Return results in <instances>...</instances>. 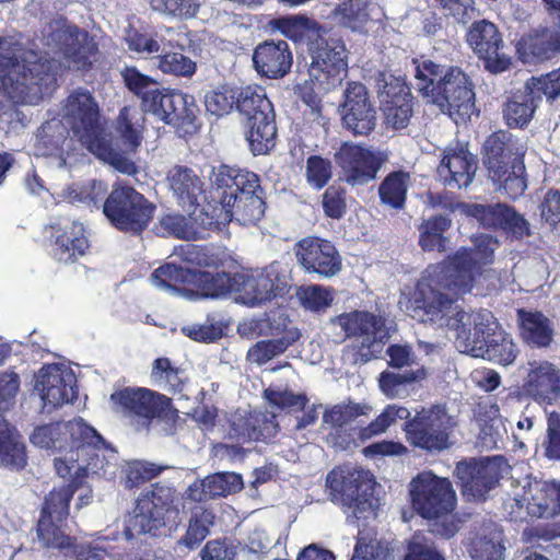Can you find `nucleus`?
I'll return each instance as SVG.
<instances>
[{
    "label": "nucleus",
    "mask_w": 560,
    "mask_h": 560,
    "mask_svg": "<svg viewBox=\"0 0 560 560\" xmlns=\"http://www.w3.org/2000/svg\"><path fill=\"white\" fill-rule=\"evenodd\" d=\"M402 560H446L435 542L421 533H415L407 545Z\"/></svg>",
    "instance_id": "obj_64"
},
{
    "label": "nucleus",
    "mask_w": 560,
    "mask_h": 560,
    "mask_svg": "<svg viewBox=\"0 0 560 560\" xmlns=\"http://www.w3.org/2000/svg\"><path fill=\"white\" fill-rule=\"evenodd\" d=\"M242 275L194 270L190 298L215 299L240 291Z\"/></svg>",
    "instance_id": "obj_37"
},
{
    "label": "nucleus",
    "mask_w": 560,
    "mask_h": 560,
    "mask_svg": "<svg viewBox=\"0 0 560 560\" xmlns=\"http://www.w3.org/2000/svg\"><path fill=\"white\" fill-rule=\"evenodd\" d=\"M425 374L423 368L417 371H406L405 373L383 371L378 377V386L387 398H398L406 393V386L408 384L425 377Z\"/></svg>",
    "instance_id": "obj_53"
},
{
    "label": "nucleus",
    "mask_w": 560,
    "mask_h": 560,
    "mask_svg": "<svg viewBox=\"0 0 560 560\" xmlns=\"http://www.w3.org/2000/svg\"><path fill=\"white\" fill-rule=\"evenodd\" d=\"M214 518L213 512L209 509L198 508L192 511L186 534L178 540V544L189 549L199 546L209 535Z\"/></svg>",
    "instance_id": "obj_52"
},
{
    "label": "nucleus",
    "mask_w": 560,
    "mask_h": 560,
    "mask_svg": "<svg viewBox=\"0 0 560 560\" xmlns=\"http://www.w3.org/2000/svg\"><path fill=\"white\" fill-rule=\"evenodd\" d=\"M59 50L69 66L81 72L93 68L100 54L98 44L88 31L77 25H67L58 32Z\"/></svg>",
    "instance_id": "obj_25"
},
{
    "label": "nucleus",
    "mask_w": 560,
    "mask_h": 560,
    "mask_svg": "<svg viewBox=\"0 0 560 560\" xmlns=\"http://www.w3.org/2000/svg\"><path fill=\"white\" fill-rule=\"evenodd\" d=\"M526 82L528 89L530 88L535 92L536 98L540 102L542 97L548 103H553L560 98V72L558 69L538 77H530Z\"/></svg>",
    "instance_id": "obj_62"
},
{
    "label": "nucleus",
    "mask_w": 560,
    "mask_h": 560,
    "mask_svg": "<svg viewBox=\"0 0 560 560\" xmlns=\"http://www.w3.org/2000/svg\"><path fill=\"white\" fill-rule=\"evenodd\" d=\"M141 108L173 126L180 136H192L201 127L200 108L195 97L182 91L161 88L159 84L154 92L144 98Z\"/></svg>",
    "instance_id": "obj_14"
},
{
    "label": "nucleus",
    "mask_w": 560,
    "mask_h": 560,
    "mask_svg": "<svg viewBox=\"0 0 560 560\" xmlns=\"http://www.w3.org/2000/svg\"><path fill=\"white\" fill-rule=\"evenodd\" d=\"M243 488L241 475L235 472H217L207 477L200 485L195 482L188 490V498L202 502L209 499L226 497Z\"/></svg>",
    "instance_id": "obj_39"
},
{
    "label": "nucleus",
    "mask_w": 560,
    "mask_h": 560,
    "mask_svg": "<svg viewBox=\"0 0 560 560\" xmlns=\"http://www.w3.org/2000/svg\"><path fill=\"white\" fill-rule=\"evenodd\" d=\"M474 219L487 230L501 231L511 241H522L532 234L530 224L514 207L503 202L472 207Z\"/></svg>",
    "instance_id": "obj_24"
},
{
    "label": "nucleus",
    "mask_w": 560,
    "mask_h": 560,
    "mask_svg": "<svg viewBox=\"0 0 560 560\" xmlns=\"http://www.w3.org/2000/svg\"><path fill=\"white\" fill-rule=\"evenodd\" d=\"M116 412L122 413L138 432H149L154 422H163L172 433L179 419L172 398L147 387H124L110 394Z\"/></svg>",
    "instance_id": "obj_7"
},
{
    "label": "nucleus",
    "mask_w": 560,
    "mask_h": 560,
    "mask_svg": "<svg viewBox=\"0 0 560 560\" xmlns=\"http://www.w3.org/2000/svg\"><path fill=\"white\" fill-rule=\"evenodd\" d=\"M540 101L535 92L525 82L522 90H517L506 98L502 105V117L510 129H525L534 118Z\"/></svg>",
    "instance_id": "obj_36"
},
{
    "label": "nucleus",
    "mask_w": 560,
    "mask_h": 560,
    "mask_svg": "<svg viewBox=\"0 0 560 560\" xmlns=\"http://www.w3.org/2000/svg\"><path fill=\"white\" fill-rule=\"evenodd\" d=\"M13 45L0 37V89L14 104L36 105L57 86V61L31 49L16 56Z\"/></svg>",
    "instance_id": "obj_2"
},
{
    "label": "nucleus",
    "mask_w": 560,
    "mask_h": 560,
    "mask_svg": "<svg viewBox=\"0 0 560 560\" xmlns=\"http://www.w3.org/2000/svg\"><path fill=\"white\" fill-rule=\"evenodd\" d=\"M310 80L322 92L339 86L348 74V49L341 36L323 25L308 44Z\"/></svg>",
    "instance_id": "obj_10"
},
{
    "label": "nucleus",
    "mask_w": 560,
    "mask_h": 560,
    "mask_svg": "<svg viewBox=\"0 0 560 560\" xmlns=\"http://www.w3.org/2000/svg\"><path fill=\"white\" fill-rule=\"evenodd\" d=\"M226 205L220 201L215 205L207 203L206 206L191 207L192 211L189 213L194 222V229L199 232L200 237L197 240H205L212 231H220L222 226L228 225L232 221L231 210H226Z\"/></svg>",
    "instance_id": "obj_42"
},
{
    "label": "nucleus",
    "mask_w": 560,
    "mask_h": 560,
    "mask_svg": "<svg viewBox=\"0 0 560 560\" xmlns=\"http://www.w3.org/2000/svg\"><path fill=\"white\" fill-rule=\"evenodd\" d=\"M408 489L410 506L423 520L444 518L455 510L457 499L452 481L432 470L418 472Z\"/></svg>",
    "instance_id": "obj_13"
},
{
    "label": "nucleus",
    "mask_w": 560,
    "mask_h": 560,
    "mask_svg": "<svg viewBox=\"0 0 560 560\" xmlns=\"http://www.w3.org/2000/svg\"><path fill=\"white\" fill-rule=\"evenodd\" d=\"M520 336L524 342L536 348L549 347L553 339L550 319L540 311L516 310Z\"/></svg>",
    "instance_id": "obj_38"
},
{
    "label": "nucleus",
    "mask_w": 560,
    "mask_h": 560,
    "mask_svg": "<svg viewBox=\"0 0 560 560\" xmlns=\"http://www.w3.org/2000/svg\"><path fill=\"white\" fill-rule=\"evenodd\" d=\"M121 80L125 88L137 98L140 100V106L144 103V98L149 97L159 82L152 77L142 73L135 66H126L120 71Z\"/></svg>",
    "instance_id": "obj_56"
},
{
    "label": "nucleus",
    "mask_w": 560,
    "mask_h": 560,
    "mask_svg": "<svg viewBox=\"0 0 560 560\" xmlns=\"http://www.w3.org/2000/svg\"><path fill=\"white\" fill-rule=\"evenodd\" d=\"M158 67L163 73L178 78H191L197 71L196 61L177 51L160 55Z\"/></svg>",
    "instance_id": "obj_59"
},
{
    "label": "nucleus",
    "mask_w": 560,
    "mask_h": 560,
    "mask_svg": "<svg viewBox=\"0 0 560 560\" xmlns=\"http://www.w3.org/2000/svg\"><path fill=\"white\" fill-rule=\"evenodd\" d=\"M410 175L405 171L388 173L378 186V197L382 205L395 210L404 209L407 200V191Z\"/></svg>",
    "instance_id": "obj_44"
},
{
    "label": "nucleus",
    "mask_w": 560,
    "mask_h": 560,
    "mask_svg": "<svg viewBox=\"0 0 560 560\" xmlns=\"http://www.w3.org/2000/svg\"><path fill=\"white\" fill-rule=\"evenodd\" d=\"M228 438L238 445L266 438L265 430L269 424L267 417L260 412H240L232 415L229 421Z\"/></svg>",
    "instance_id": "obj_40"
},
{
    "label": "nucleus",
    "mask_w": 560,
    "mask_h": 560,
    "mask_svg": "<svg viewBox=\"0 0 560 560\" xmlns=\"http://www.w3.org/2000/svg\"><path fill=\"white\" fill-rule=\"evenodd\" d=\"M337 322L348 338H363L359 346H354L355 363H368L376 358L374 345L388 337L385 318L368 311L342 313Z\"/></svg>",
    "instance_id": "obj_18"
},
{
    "label": "nucleus",
    "mask_w": 560,
    "mask_h": 560,
    "mask_svg": "<svg viewBox=\"0 0 560 560\" xmlns=\"http://www.w3.org/2000/svg\"><path fill=\"white\" fill-rule=\"evenodd\" d=\"M457 425L445 405L436 404L417 411L404 424L407 442L428 453H440L452 446L451 438Z\"/></svg>",
    "instance_id": "obj_12"
},
{
    "label": "nucleus",
    "mask_w": 560,
    "mask_h": 560,
    "mask_svg": "<svg viewBox=\"0 0 560 560\" xmlns=\"http://www.w3.org/2000/svg\"><path fill=\"white\" fill-rule=\"evenodd\" d=\"M295 257L304 271L331 278L342 268V259L336 246L328 240L307 236L295 244Z\"/></svg>",
    "instance_id": "obj_22"
},
{
    "label": "nucleus",
    "mask_w": 560,
    "mask_h": 560,
    "mask_svg": "<svg viewBox=\"0 0 560 560\" xmlns=\"http://www.w3.org/2000/svg\"><path fill=\"white\" fill-rule=\"evenodd\" d=\"M73 383V375L67 373L61 365L45 364L39 370L36 388L45 405L58 407L72 401L75 397Z\"/></svg>",
    "instance_id": "obj_30"
},
{
    "label": "nucleus",
    "mask_w": 560,
    "mask_h": 560,
    "mask_svg": "<svg viewBox=\"0 0 560 560\" xmlns=\"http://www.w3.org/2000/svg\"><path fill=\"white\" fill-rule=\"evenodd\" d=\"M151 380L167 392L177 394L183 392L187 377L184 369L174 365L168 358L161 357L152 363Z\"/></svg>",
    "instance_id": "obj_46"
},
{
    "label": "nucleus",
    "mask_w": 560,
    "mask_h": 560,
    "mask_svg": "<svg viewBox=\"0 0 560 560\" xmlns=\"http://www.w3.org/2000/svg\"><path fill=\"white\" fill-rule=\"evenodd\" d=\"M106 187L95 179L84 185L78 199L98 207L103 201V213L117 231L140 236L154 218L156 206L135 187L118 183L104 199Z\"/></svg>",
    "instance_id": "obj_3"
},
{
    "label": "nucleus",
    "mask_w": 560,
    "mask_h": 560,
    "mask_svg": "<svg viewBox=\"0 0 560 560\" xmlns=\"http://www.w3.org/2000/svg\"><path fill=\"white\" fill-rule=\"evenodd\" d=\"M451 219L442 214L424 220L419 226L420 247L424 252H445L447 238L444 236V233L451 228Z\"/></svg>",
    "instance_id": "obj_45"
},
{
    "label": "nucleus",
    "mask_w": 560,
    "mask_h": 560,
    "mask_svg": "<svg viewBox=\"0 0 560 560\" xmlns=\"http://www.w3.org/2000/svg\"><path fill=\"white\" fill-rule=\"evenodd\" d=\"M194 270L173 262H166L156 268L152 275V282L160 289L179 292L190 298Z\"/></svg>",
    "instance_id": "obj_43"
},
{
    "label": "nucleus",
    "mask_w": 560,
    "mask_h": 560,
    "mask_svg": "<svg viewBox=\"0 0 560 560\" xmlns=\"http://www.w3.org/2000/svg\"><path fill=\"white\" fill-rule=\"evenodd\" d=\"M526 143L505 129L491 132L481 148L482 164L495 191L515 200L527 189Z\"/></svg>",
    "instance_id": "obj_4"
},
{
    "label": "nucleus",
    "mask_w": 560,
    "mask_h": 560,
    "mask_svg": "<svg viewBox=\"0 0 560 560\" xmlns=\"http://www.w3.org/2000/svg\"><path fill=\"white\" fill-rule=\"evenodd\" d=\"M322 26L316 20L303 14L282 15L268 22L270 31L279 32L294 43L306 38L310 44Z\"/></svg>",
    "instance_id": "obj_41"
},
{
    "label": "nucleus",
    "mask_w": 560,
    "mask_h": 560,
    "mask_svg": "<svg viewBox=\"0 0 560 560\" xmlns=\"http://www.w3.org/2000/svg\"><path fill=\"white\" fill-rule=\"evenodd\" d=\"M466 42L489 72L501 73L510 68L511 58L502 51L503 36L494 23L485 19L474 21Z\"/></svg>",
    "instance_id": "obj_20"
},
{
    "label": "nucleus",
    "mask_w": 560,
    "mask_h": 560,
    "mask_svg": "<svg viewBox=\"0 0 560 560\" xmlns=\"http://www.w3.org/2000/svg\"><path fill=\"white\" fill-rule=\"evenodd\" d=\"M252 60L259 77L277 80L290 73L293 52L284 39H266L254 48Z\"/></svg>",
    "instance_id": "obj_26"
},
{
    "label": "nucleus",
    "mask_w": 560,
    "mask_h": 560,
    "mask_svg": "<svg viewBox=\"0 0 560 560\" xmlns=\"http://www.w3.org/2000/svg\"><path fill=\"white\" fill-rule=\"evenodd\" d=\"M342 125L354 137L369 136L376 126V110L366 86L348 82L342 103Z\"/></svg>",
    "instance_id": "obj_23"
},
{
    "label": "nucleus",
    "mask_w": 560,
    "mask_h": 560,
    "mask_svg": "<svg viewBox=\"0 0 560 560\" xmlns=\"http://www.w3.org/2000/svg\"><path fill=\"white\" fill-rule=\"evenodd\" d=\"M173 500L174 489L161 482L152 483L143 491L135 509V523L140 532L155 536L162 528L168 532L176 529L179 511L173 505Z\"/></svg>",
    "instance_id": "obj_16"
},
{
    "label": "nucleus",
    "mask_w": 560,
    "mask_h": 560,
    "mask_svg": "<svg viewBox=\"0 0 560 560\" xmlns=\"http://www.w3.org/2000/svg\"><path fill=\"white\" fill-rule=\"evenodd\" d=\"M137 112L129 106H124L116 119V131L122 142L136 149L141 144L143 126L137 119Z\"/></svg>",
    "instance_id": "obj_58"
},
{
    "label": "nucleus",
    "mask_w": 560,
    "mask_h": 560,
    "mask_svg": "<svg viewBox=\"0 0 560 560\" xmlns=\"http://www.w3.org/2000/svg\"><path fill=\"white\" fill-rule=\"evenodd\" d=\"M499 245L497 237L480 234L474 240V247H459L441 261L430 264L409 294L408 314L423 324L445 320L455 303L472 290L483 267L493 262Z\"/></svg>",
    "instance_id": "obj_1"
},
{
    "label": "nucleus",
    "mask_w": 560,
    "mask_h": 560,
    "mask_svg": "<svg viewBox=\"0 0 560 560\" xmlns=\"http://www.w3.org/2000/svg\"><path fill=\"white\" fill-rule=\"evenodd\" d=\"M518 51L528 62H545L560 55V31L544 27L523 36Z\"/></svg>",
    "instance_id": "obj_35"
},
{
    "label": "nucleus",
    "mask_w": 560,
    "mask_h": 560,
    "mask_svg": "<svg viewBox=\"0 0 560 560\" xmlns=\"http://www.w3.org/2000/svg\"><path fill=\"white\" fill-rule=\"evenodd\" d=\"M291 324L292 322L285 311L275 308L266 313L265 317L259 322V334L271 336L273 339L293 337L294 343L300 339L301 334Z\"/></svg>",
    "instance_id": "obj_51"
},
{
    "label": "nucleus",
    "mask_w": 560,
    "mask_h": 560,
    "mask_svg": "<svg viewBox=\"0 0 560 560\" xmlns=\"http://www.w3.org/2000/svg\"><path fill=\"white\" fill-rule=\"evenodd\" d=\"M430 102L442 112L468 114L475 102L474 84L459 67L450 66L438 80Z\"/></svg>",
    "instance_id": "obj_21"
},
{
    "label": "nucleus",
    "mask_w": 560,
    "mask_h": 560,
    "mask_svg": "<svg viewBox=\"0 0 560 560\" xmlns=\"http://www.w3.org/2000/svg\"><path fill=\"white\" fill-rule=\"evenodd\" d=\"M326 487L330 501L357 520L373 508L375 480L364 469L335 467L327 474Z\"/></svg>",
    "instance_id": "obj_11"
},
{
    "label": "nucleus",
    "mask_w": 560,
    "mask_h": 560,
    "mask_svg": "<svg viewBox=\"0 0 560 560\" xmlns=\"http://www.w3.org/2000/svg\"><path fill=\"white\" fill-rule=\"evenodd\" d=\"M220 199L228 207H233L236 198L254 191H260L259 176L246 168L221 165L215 177Z\"/></svg>",
    "instance_id": "obj_32"
},
{
    "label": "nucleus",
    "mask_w": 560,
    "mask_h": 560,
    "mask_svg": "<svg viewBox=\"0 0 560 560\" xmlns=\"http://www.w3.org/2000/svg\"><path fill=\"white\" fill-rule=\"evenodd\" d=\"M265 205L262 188L260 187V191H254L236 198L233 207H226V210H231L232 220L248 226L255 225L261 220L265 214Z\"/></svg>",
    "instance_id": "obj_47"
},
{
    "label": "nucleus",
    "mask_w": 560,
    "mask_h": 560,
    "mask_svg": "<svg viewBox=\"0 0 560 560\" xmlns=\"http://www.w3.org/2000/svg\"><path fill=\"white\" fill-rule=\"evenodd\" d=\"M31 442L40 448L69 450L70 459L82 460L92 469L102 468L105 452L113 451L110 444L81 417L68 422L38 425L31 435Z\"/></svg>",
    "instance_id": "obj_5"
},
{
    "label": "nucleus",
    "mask_w": 560,
    "mask_h": 560,
    "mask_svg": "<svg viewBox=\"0 0 560 560\" xmlns=\"http://www.w3.org/2000/svg\"><path fill=\"white\" fill-rule=\"evenodd\" d=\"M506 460L503 456L469 458L458 462L454 476L464 497L475 501H485L490 490L497 487L503 477Z\"/></svg>",
    "instance_id": "obj_17"
},
{
    "label": "nucleus",
    "mask_w": 560,
    "mask_h": 560,
    "mask_svg": "<svg viewBox=\"0 0 560 560\" xmlns=\"http://www.w3.org/2000/svg\"><path fill=\"white\" fill-rule=\"evenodd\" d=\"M69 131L86 149L105 137L98 104L89 91H72L65 101L62 120L44 124L40 138L47 145L59 147Z\"/></svg>",
    "instance_id": "obj_6"
},
{
    "label": "nucleus",
    "mask_w": 560,
    "mask_h": 560,
    "mask_svg": "<svg viewBox=\"0 0 560 560\" xmlns=\"http://www.w3.org/2000/svg\"><path fill=\"white\" fill-rule=\"evenodd\" d=\"M237 94L228 85H222L217 90L208 92L205 96V106L208 113L217 117H222L231 113L236 107Z\"/></svg>",
    "instance_id": "obj_63"
},
{
    "label": "nucleus",
    "mask_w": 560,
    "mask_h": 560,
    "mask_svg": "<svg viewBox=\"0 0 560 560\" xmlns=\"http://www.w3.org/2000/svg\"><path fill=\"white\" fill-rule=\"evenodd\" d=\"M504 510L514 523L555 517L560 514V482L529 480L521 494L504 502Z\"/></svg>",
    "instance_id": "obj_15"
},
{
    "label": "nucleus",
    "mask_w": 560,
    "mask_h": 560,
    "mask_svg": "<svg viewBox=\"0 0 560 560\" xmlns=\"http://www.w3.org/2000/svg\"><path fill=\"white\" fill-rule=\"evenodd\" d=\"M293 337L257 341L248 351L246 359L257 365H264L275 357L284 353L293 345Z\"/></svg>",
    "instance_id": "obj_57"
},
{
    "label": "nucleus",
    "mask_w": 560,
    "mask_h": 560,
    "mask_svg": "<svg viewBox=\"0 0 560 560\" xmlns=\"http://www.w3.org/2000/svg\"><path fill=\"white\" fill-rule=\"evenodd\" d=\"M90 468L92 466L78 467L68 483L55 486L44 497L36 525L37 538L44 547L62 550L71 546V537L65 534L62 526L69 516L70 502L83 486Z\"/></svg>",
    "instance_id": "obj_9"
},
{
    "label": "nucleus",
    "mask_w": 560,
    "mask_h": 560,
    "mask_svg": "<svg viewBox=\"0 0 560 560\" xmlns=\"http://www.w3.org/2000/svg\"><path fill=\"white\" fill-rule=\"evenodd\" d=\"M362 415H364V406L361 404H339L325 410L323 415V424H328L330 428L340 431L345 425L354 421Z\"/></svg>",
    "instance_id": "obj_61"
},
{
    "label": "nucleus",
    "mask_w": 560,
    "mask_h": 560,
    "mask_svg": "<svg viewBox=\"0 0 560 560\" xmlns=\"http://www.w3.org/2000/svg\"><path fill=\"white\" fill-rule=\"evenodd\" d=\"M412 65L415 66V78L417 80L418 91L423 97L430 101L438 86V80H440L445 72L444 68L442 65L424 56L412 58Z\"/></svg>",
    "instance_id": "obj_50"
},
{
    "label": "nucleus",
    "mask_w": 560,
    "mask_h": 560,
    "mask_svg": "<svg viewBox=\"0 0 560 560\" xmlns=\"http://www.w3.org/2000/svg\"><path fill=\"white\" fill-rule=\"evenodd\" d=\"M161 229L171 236L178 240L195 241L200 237L197 230L194 229V222L190 214L167 213L160 219Z\"/></svg>",
    "instance_id": "obj_60"
},
{
    "label": "nucleus",
    "mask_w": 560,
    "mask_h": 560,
    "mask_svg": "<svg viewBox=\"0 0 560 560\" xmlns=\"http://www.w3.org/2000/svg\"><path fill=\"white\" fill-rule=\"evenodd\" d=\"M51 257L59 264L70 265L83 257L90 248L84 225L79 221H71L61 226L59 223L50 224Z\"/></svg>",
    "instance_id": "obj_29"
},
{
    "label": "nucleus",
    "mask_w": 560,
    "mask_h": 560,
    "mask_svg": "<svg viewBox=\"0 0 560 560\" xmlns=\"http://www.w3.org/2000/svg\"><path fill=\"white\" fill-rule=\"evenodd\" d=\"M236 109L243 117L245 140L254 155L268 154L276 147V113L260 86L247 85L237 94Z\"/></svg>",
    "instance_id": "obj_8"
},
{
    "label": "nucleus",
    "mask_w": 560,
    "mask_h": 560,
    "mask_svg": "<svg viewBox=\"0 0 560 560\" xmlns=\"http://www.w3.org/2000/svg\"><path fill=\"white\" fill-rule=\"evenodd\" d=\"M88 150L97 159L107 162L115 170L122 174L135 175L138 172L136 163L122 153L116 151L105 137L98 140Z\"/></svg>",
    "instance_id": "obj_54"
},
{
    "label": "nucleus",
    "mask_w": 560,
    "mask_h": 560,
    "mask_svg": "<svg viewBox=\"0 0 560 560\" xmlns=\"http://www.w3.org/2000/svg\"><path fill=\"white\" fill-rule=\"evenodd\" d=\"M335 161L347 184L362 186L376 178L386 162V155L369 147L346 141L335 153Z\"/></svg>",
    "instance_id": "obj_19"
},
{
    "label": "nucleus",
    "mask_w": 560,
    "mask_h": 560,
    "mask_svg": "<svg viewBox=\"0 0 560 560\" xmlns=\"http://www.w3.org/2000/svg\"><path fill=\"white\" fill-rule=\"evenodd\" d=\"M522 388L539 405H553L560 399V370L549 361L529 362Z\"/></svg>",
    "instance_id": "obj_27"
},
{
    "label": "nucleus",
    "mask_w": 560,
    "mask_h": 560,
    "mask_svg": "<svg viewBox=\"0 0 560 560\" xmlns=\"http://www.w3.org/2000/svg\"><path fill=\"white\" fill-rule=\"evenodd\" d=\"M477 168L476 156L463 147L446 148L438 166L440 179L450 187H467Z\"/></svg>",
    "instance_id": "obj_31"
},
{
    "label": "nucleus",
    "mask_w": 560,
    "mask_h": 560,
    "mask_svg": "<svg viewBox=\"0 0 560 560\" xmlns=\"http://www.w3.org/2000/svg\"><path fill=\"white\" fill-rule=\"evenodd\" d=\"M334 289L320 284L300 287L296 296L301 305L311 312L322 313L334 302Z\"/></svg>",
    "instance_id": "obj_55"
},
{
    "label": "nucleus",
    "mask_w": 560,
    "mask_h": 560,
    "mask_svg": "<svg viewBox=\"0 0 560 560\" xmlns=\"http://www.w3.org/2000/svg\"><path fill=\"white\" fill-rule=\"evenodd\" d=\"M170 189L183 209L198 205L205 192V183L195 170L186 165H174L166 174Z\"/></svg>",
    "instance_id": "obj_33"
},
{
    "label": "nucleus",
    "mask_w": 560,
    "mask_h": 560,
    "mask_svg": "<svg viewBox=\"0 0 560 560\" xmlns=\"http://www.w3.org/2000/svg\"><path fill=\"white\" fill-rule=\"evenodd\" d=\"M466 350L501 365L512 364L518 353L511 336L503 329H493L490 332V328L485 330L478 325L475 326L474 339L466 345Z\"/></svg>",
    "instance_id": "obj_28"
},
{
    "label": "nucleus",
    "mask_w": 560,
    "mask_h": 560,
    "mask_svg": "<svg viewBox=\"0 0 560 560\" xmlns=\"http://www.w3.org/2000/svg\"><path fill=\"white\" fill-rule=\"evenodd\" d=\"M370 0H341L334 9L339 23L353 32H362L370 21Z\"/></svg>",
    "instance_id": "obj_48"
},
{
    "label": "nucleus",
    "mask_w": 560,
    "mask_h": 560,
    "mask_svg": "<svg viewBox=\"0 0 560 560\" xmlns=\"http://www.w3.org/2000/svg\"><path fill=\"white\" fill-rule=\"evenodd\" d=\"M285 291L287 283L276 272H261L249 277L242 275L240 280L238 292H243V299L250 306L282 296Z\"/></svg>",
    "instance_id": "obj_34"
},
{
    "label": "nucleus",
    "mask_w": 560,
    "mask_h": 560,
    "mask_svg": "<svg viewBox=\"0 0 560 560\" xmlns=\"http://www.w3.org/2000/svg\"><path fill=\"white\" fill-rule=\"evenodd\" d=\"M0 464L16 470L27 464L25 445L13 435L4 421L0 422Z\"/></svg>",
    "instance_id": "obj_49"
}]
</instances>
